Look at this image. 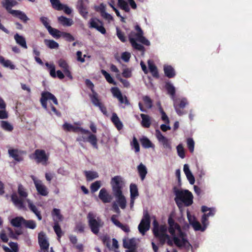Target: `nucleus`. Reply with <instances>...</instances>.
<instances>
[{"label": "nucleus", "instance_id": "obj_64", "mask_svg": "<svg viewBox=\"0 0 252 252\" xmlns=\"http://www.w3.org/2000/svg\"><path fill=\"white\" fill-rule=\"evenodd\" d=\"M186 177H187L189 183H190V184L193 185L194 184L195 179H194V177L193 175H192V173L186 175Z\"/></svg>", "mask_w": 252, "mask_h": 252}, {"label": "nucleus", "instance_id": "obj_10", "mask_svg": "<svg viewBox=\"0 0 252 252\" xmlns=\"http://www.w3.org/2000/svg\"><path fill=\"white\" fill-rule=\"evenodd\" d=\"M48 100H52L55 104H58V100L54 94L49 92H43L41 94L40 101L42 107L46 110H48L47 103Z\"/></svg>", "mask_w": 252, "mask_h": 252}, {"label": "nucleus", "instance_id": "obj_62", "mask_svg": "<svg viewBox=\"0 0 252 252\" xmlns=\"http://www.w3.org/2000/svg\"><path fill=\"white\" fill-rule=\"evenodd\" d=\"M84 225L80 222L76 224L75 230L78 231L80 233H83L84 232Z\"/></svg>", "mask_w": 252, "mask_h": 252}, {"label": "nucleus", "instance_id": "obj_15", "mask_svg": "<svg viewBox=\"0 0 252 252\" xmlns=\"http://www.w3.org/2000/svg\"><path fill=\"white\" fill-rule=\"evenodd\" d=\"M58 64L62 68L65 75L72 80L73 77L70 71V67L67 61L63 59H60L57 62Z\"/></svg>", "mask_w": 252, "mask_h": 252}, {"label": "nucleus", "instance_id": "obj_48", "mask_svg": "<svg viewBox=\"0 0 252 252\" xmlns=\"http://www.w3.org/2000/svg\"><path fill=\"white\" fill-rule=\"evenodd\" d=\"M61 37H63L68 42H71L75 40L74 37L70 33L64 32H62Z\"/></svg>", "mask_w": 252, "mask_h": 252}, {"label": "nucleus", "instance_id": "obj_60", "mask_svg": "<svg viewBox=\"0 0 252 252\" xmlns=\"http://www.w3.org/2000/svg\"><path fill=\"white\" fill-rule=\"evenodd\" d=\"M122 75L125 78H130L132 76L131 71L128 68H125L122 72Z\"/></svg>", "mask_w": 252, "mask_h": 252}, {"label": "nucleus", "instance_id": "obj_32", "mask_svg": "<svg viewBox=\"0 0 252 252\" xmlns=\"http://www.w3.org/2000/svg\"><path fill=\"white\" fill-rule=\"evenodd\" d=\"M24 220L22 217H17L11 220V223L13 226L19 227L24 224Z\"/></svg>", "mask_w": 252, "mask_h": 252}, {"label": "nucleus", "instance_id": "obj_16", "mask_svg": "<svg viewBox=\"0 0 252 252\" xmlns=\"http://www.w3.org/2000/svg\"><path fill=\"white\" fill-rule=\"evenodd\" d=\"M156 135L158 141L162 143L164 148L171 150L172 147L169 140L164 136L158 129L156 130Z\"/></svg>", "mask_w": 252, "mask_h": 252}, {"label": "nucleus", "instance_id": "obj_17", "mask_svg": "<svg viewBox=\"0 0 252 252\" xmlns=\"http://www.w3.org/2000/svg\"><path fill=\"white\" fill-rule=\"evenodd\" d=\"M38 243L41 250H48L49 244L43 232H40L38 235Z\"/></svg>", "mask_w": 252, "mask_h": 252}, {"label": "nucleus", "instance_id": "obj_11", "mask_svg": "<svg viewBox=\"0 0 252 252\" xmlns=\"http://www.w3.org/2000/svg\"><path fill=\"white\" fill-rule=\"evenodd\" d=\"M188 104V101L186 98H183L180 100H176L174 102V107L177 114L182 116L186 114V111L183 109Z\"/></svg>", "mask_w": 252, "mask_h": 252}, {"label": "nucleus", "instance_id": "obj_4", "mask_svg": "<svg viewBox=\"0 0 252 252\" xmlns=\"http://www.w3.org/2000/svg\"><path fill=\"white\" fill-rule=\"evenodd\" d=\"M22 0H2L1 1L2 6L7 10V11L14 17H17L22 20L24 23H27L30 19L26 14L18 10H13L11 8L17 5L19 1Z\"/></svg>", "mask_w": 252, "mask_h": 252}, {"label": "nucleus", "instance_id": "obj_8", "mask_svg": "<svg viewBox=\"0 0 252 252\" xmlns=\"http://www.w3.org/2000/svg\"><path fill=\"white\" fill-rule=\"evenodd\" d=\"M31 158L34 159L37 163H41L43 165H46L49 157L46 155L44 150L36 149L34 153L30 156Z\"/></svg>", "mask_w": 252, "mask_h": 252}, {"label": "nucleus", "instance_id": "obj_63", "mask_svg": "<svg viewBox=\"0 0 252 252\" xmlns=\"http://www.w3.org/2000/svg\"><path fill=\"white\" fill-rule=\"evenodd\" d=\"M118 216L116 215H113L111 218L112 222L117 226L119 227L122 223H121L117 219Z\"/></svg>", "mask_w": 252, "mask_h": 252}, {"label": "nucleus", "instance_id": "obj_12", "mask_svg": "<svg viewBox=\"0 0 252 252\" xmlns=\"http://www.w3.org/2000/svg\"><path fill=\"white\" fill-rule=\"evenodd\" d=\"M111 92L113 96L118 99L120 104H124L126 106H128L130 104L126 96H123L118 88L113 87L111 89Z\"/></svg>", "mask_w": 252, "mask_h": 252}, {"label": "nucleus", "instance_id": "obj_52", "mask_svg": "<svg viewBox=\"0 0 252 252\" xmlns=\"http://www.w3.org/2000/svg\"><path fill=\"white\" fill-rule=\"evenodd\" d=\"M101 187V183L100 181H96L92 183L90 188L92 192H96Z\"/></svg>", "mask_w": 252, "mask_h": 252}, {"label": "nucleus", "instance_id": "obj_59", "mask_svg": "<svg viewBox=\"0 0 252 252\" xmlns=\"http://www.w3.org/2000/svg\"><path fill=\"white\" fill-rule=\"evenodd\" d=\"M78 10L80 13L83 16H85L88 14L87 9L84 6L82 2H81L80 5L78 6Z\"/></svg>", "mask_w": 252, "mask_h": 252}, {"label": "nucleus", "instance_id": "obj_49", "mask_svg": "<svg viewBox=\"0 0 252 252\" xmlns=\"http://www.w3.org/2000/svg\"><path fill=\"white\" fill-rule=\"evenodd\" d=\"M187 147L191 153L194 151V141L191 138H188L187 139Z\"/></svg>", "mask_w": 252, "mask_h": 252}, {"label": "nucleus", "instance_id": "obj_13", "mask_svg": "<svg viewBox=\"0 0 252 252\" xmlns=\"http://www.w3.org/2000/svg\"><path fill=\"white\" fill-rule=\"evenodd\" d=\"M63 129L66 131H72L74 133H78L79 132L82 133L88 134L90 133V131L87 129H84L83 128L80 126H75L72 125L65 123L63 125Z\"/></svg>", "mask_w": 252, "mask_h": 252}, {"label": "nucleus", "instance_id": "obj_26", "mask_svg": "<svg viewBox=\"0 0 252 252\" xmlns=\"http://www.w3.org/2000/svg\"><path fill=\"white\" fill-rule=\"evenodd\" d=\"M92 94H90L89 96L93 104L95 106H99L102 103L98 98V94L94 89H92Z\"/></svg>", "mask_w": 252, "mask_h": 252}, {"label": "nucleus", "instance_id": "obj_9", "mask_svg": "<svg viewBox=\"0 0 252 252\" xmlns=\"http://www.w3.org/2000/svg\"><path fill=\"white\" fill-rule=\"evenodd\" d=\"M150 217L147 211H144V215L140 223L138 225V230L143 235H144L150 228Z\"/></svg>", "mask_w": 252, "mask_h": 252}, {"label": "nucleus", "instance_id": "obj_54", "mask_svg": "<svg viewBox=\"0 0 252 252\" xmlns=\"http://www.w3.org/2000/svg\"><path fill=\"white\" fill-rule=\"evenodd\" d=\"M136 40L146 46L150 45V41L143 35L136 37Z\"/></svg>", "mask_w": 252, "mask_h": 252}, {"label": "nucleus", "instance_id": "obj_30", "mask_svg": "<svg viewBox=\"0 0 252 252\" xmlns=\"http://www.w3.org/2000/svg\"><path fill=\"white\" fill-rule=\"evenodd\" d=\"M123 247L126 249H131L136 247V243L135 239L132 238L128 240H123Z\"/></svg>", "mask_w": 252, "mask_h": 252}, {"label": "nucleus", "instance_id": "obj_50", "mask_svg": "<svg viewBox=\"0 0 252 252\" xmlns=\"http://www.w3.org/2000/svg\"><path fill=\"white\" fill-rule=\"evenodd\" d=\"M118 5L121 9L124 10L126 12H129V8L125 0H118Z\"/></svg>", "mask_w": 252, "mask_h": 252}, {"label": "nucleus", "instance_id": "obj_51", "mask_svg": "<svg viewBox=\"0 0 252 252\" xmlns=\"http://www.w3.org/2000/svg\"><path fill=\"white\" fill-rule=\"evenodd\" d=\"M143 100L147 108L150 109L152 107L153 101L149 96L147 95L143 96Z\"/></svg>", "mask_w": 252, "mask_h": 252}, {"label": "nucleus", "instance_id": "obj_45", "mask_svg": "<svg viewBox=\"0 0 252 252\" xmlns=\"http://www.w3.org/2000/svg\"><path fill=\"white\" fill-rule=\"evenodd\" d=\"M53 7L57 10H62L63 4H62L59 0H50Z\"/></svg>", "mask_w": 252, "mask_h": 252}, {"label": "nucleus", "instance_id": "obj_41", "mask_svg": "<svg viewBox=\"0 0 252 252\" xmlns=\"http://www.w3.org/2000/svg\"><path fill=\"white\" fill-rule=\"evenodd\" d=\"M1 127L4 130L11 131L13 129V126L7 121H0Z\"/></svg>", "mask_w": 252, "mask_h": 252}, {"label": "nucleus", "instance_id": "obj_47", "mask_svg": "<svg viewBox=\"0 0 252 252\" xmlns=\"http://www.w3.org/2000/svg\"><path fill=\"white\" fill-rule=\"evenodd\" d=\"M52 215L53 216H56L59 221L63 220V215L61 214L60 209L54 208L52 212Z\"/></svg>", "mask_w": 252, "mask_h": 252}, {"label": "nucleus", "instance_id": "obj_2", "mask_svg": "<svg viewBox=\"0 0 252 252\" xmlns=\"http://www.w3.org/2000/svg\"><path fill=\"white\" fill-rule=\"evenodd\" d=\"M112 191L116 201L120 207L124 209L126 207V199L123 194L122 189L124 184L122 178L120 176H116L112 178L111 181Z\"/></svg>", "mask_w": 252, "mask_h": 252}, {"label": "nucleus", "instance_id": "obj_22", "mask_svg": "<svg viewBox=\"0 0 252 252\" xmlns=\"http://www.w3.org/2000/svg\"><path fill=\"white\" fill-rule=\"evenodd\" d=\"M14 38L16 41V43L20 45L21 47L24 49H27L28 46L27 45L26 40L25 38L19 35L18 33H16L14 35Z\"/></svg>", "mask_w": 252, "mask_h": 252}, {"label": "nucleus", "instance_id": "obj_18", "mask_svg": "<svg viewBox=\"0 0 252 252\" xmlns=\"http://www.w3.org/2000/svg\"><path fill=\"white\" fill-rule=\"evenodd\" d=\"M90 28H94L102 34L106 33V30L102 25V23L98 19H91L90 21Z\"/></svg>", "mask_w": 252, "mask_h": 252}, {"label": "nucleus", "instance_id": "obj_24", "mask_svg": "<svg viewBox=\"0 0 252 252\" xmlns=\"http://www.w3.org/2000/svg\"><path fill=\"white\" fill-rule=\"evenodd\" d=\"M111 121L114 124L118 130H121L123 127L122 122L120 121L117 114L113 113L111 117Z\"/></svg>", "mask_w": 252, "mask_h": 252}, {"label": "nucleus", "instance_id": "obj_53", "mask_svg": "<svg viewBox=\"0 0 252 252\" xmlns=\"http://www.w3.org/2000/svg\"><path fill=\"white\" fill-rule=\"evenodd\" d=\"M177 151L178 156L182 158L185 157V150L182 144H180L177 146Z\"/></svg>", "mask_w": 252, "mask_h": 252}, {"label": "nucleus", "instance_id": "obj_43", "mask_svg": "<svg viewBox=\"0 0 252 252\" xmlns=\"http://www.w3.org/2000/svg\"><path fill=\"white\" fill-rule=\"evenodd\" d=\"M130 197H136L139 195L137 186L134 184L130 185Z\"/></svg>", "mask_w": 252, "mask_h": 252}, {"label": "nucleus", "instance_id": "obj_46", "mask_svg": "<svg viewBox=\"0 0 252 252\" xmlns=\"http://www.w3.org/2000/svg\"><path fill=\"white\" fill-rule=\"evenodd\" d=\"M23 225L26 228L33 229L36 227V223L33 220H26L25 219Z\"/></svg>", "mask_w": 252, "mask_h": 252}, {"label": "nucleus", "instance_id": "obj_7", "mask_svg": "<svg viewBox=\"0 0 252 252\" xmlns=\"http://www.w3.org/2000/svg\"><path fill=\"white\" fill-rule=\"evenodd\" d=\"M88 225L91 231L94 234L97 235L100 228L104 225L103 221L99 218H96V216L93 213L90 212L87 215Z\"/></svg>", "mask_w": 252, "mask_h": 252}, {"label": "nucleus", "instance_id": "obj_3", "mask_svg": "<svg viewBox=\"0 0 252 252\" xmlns=\"http://www.w3.org/2000/svg\"><path fill=\"white\" fill-rule=\"evenodd\" d=\"M153 233L154 236L159 241L160 245L163 246L166 242L169 246H172L173 241L171 240L169 235L167 234V227L165 225H159L158 222L156 220L153 222Z\"/></svg>", "mask_w": 252, "mask_h": 252}, {"label": "nucleus", "instance_id": "obj_57", "mask_svg": "<svg viewBox=\"0 0 252 252\" xmlns=\"http://www.w3.org/2000/svg\"><path fill=\"white\" fill-rule=\"evenodd\" d=\"M131 145L134 148L135 152L136 153L139 152L140 151L139 144L138 141L135 137H133V138Z\"/></svg>", "mask_w": 252, "mask_h": 252}, {"label": "nucleus", "instance_id": "obj_20", "mask_svg": "<svg viewBox=\"0 0 252 252\" xmlns=\"http://www.w3.org/2000/svg\"><path fill=\"white\" fill-rule=\"evenodd\" d=\"M188 220H189V223L193 227L194 230L201 231H205V227L201 225L200 223L198 221L196 220L195 218L193 217L192 218L191 217V216H189L188 213Z\"/></svg>", "mask_w": 252, "mask_h": 252}, {"label": "nucleus", "instance_id": "obj_42", "mask_svg": "<svg viewBox=\"0 0 252 252\" xmlns=\"http://www.w3.org/2000/svg\"><path fill=\"white\" fill-rule=\"evenodd\" d=\"M101 72L102 74V75L104 76L105 79L106 81L110 84H112L113 85H116V83L114 80L113 78L111 76L110 74L108 73L105 70L102 69L101 70Z\"/></svg>", "mask_w": 252, "mask_h": 252}, {"label": "nucleus", "instance_id": "obj_6", "mask_svg": "<svg viewBox=\"0 0 252 252\" xmlns=\"http://www.w3.org/2000/svg\"><path fill=\"white\" fill-rule=\"evenodd\" d=\"M17 191L19 197L16 192H13L11 195V200L15 206L20 209H23L25 207L24 201L28 193L26 189L21 184L18 185Z\"/></svg>", "mask_w": 252, "mask_h": 252}, {"label": "nucleus", "instance_id": "obj_19", "mask_svg": "<svg viewBox=\"0 0 252 252\" xmlns=\"http://www.w3.org/2000/svg\"><path fill=\"white\" fill-rule=\"evenodd\" d=\"M34 184L36 189L39 194L42 196H46L48 194V191L46 187L42 183L40 180H33Z\"/></svg>", "mask_w": 252, "mask_h": 252}, {"label": "nucleus", "instance_id": "obj_23", "mask_svg": "<svg viewBox=\"0 0 252 252\" xmlns=\"http://www.w3.org/2000/svg\"><path fill=\"white\" fill-rule=\"evenodd\" d=\"M163 70L165 75L169 78H173L176 75L174 69L171 65H164Z\"/></svg>", "mask_w": 252, "mask_h": 252}, {"label": "nucleus", "instance_id": "obj_27", "mask_svg": "<svg viewBox=\"0 0 252 252\" xmlns=\"http://www.w3.org/2000/svg\"><path fill=\"white\" fill-rule=\"evenodd\" d=\"M148 63L150 71L151 73L152 76L155 78H158L159 77V73L156 65L150 61H149Z\"/></svg>", "mask_w": 252, "mask_h": 252}, {"label": "nucleus", "instance_id": "obj_36", "mask_svg": "<svg viewBox=\"0 0 252 252\" xmlns=\"http://www.w3.org/2000/svg\"><path fill=\"white\" fill-rule=\"evenodd\" d=\"M84 174L88 181H91L98 177V173L95 171H85Z\"/></svg>", "mask_w": 252, "mask_h": 252}, {"label": "nucleus", "instance_id": "obj_29", "mask_svg": "<svg viewBox=\"0 0 252 252\" xmlns=\"http://www.w3.org/2000/svg\"><path fill=\"white\" fill-rule=\"evenodd\" d=\"M89 134V136L87 138V142H89L93 147L96 149H98V145H97V139L95 135L91 133H88Z\"/></svg>", "mask_w": 252, "mask_h": 252}, {"label": "nucleus", "instance_id": "obj_40", "mask_svg": "<svg viewBox=\"0 0 252 252\" xmlns=\"http://www.w3.org/2000/svg\"><path fill=\"white\" fill-rule=\"evenodd\" d=\"M165 88L167 91L168 94L172 97H174L175 96L176 92L175 88L171 83L169 82H166Z\"/></svg>", "mask_w": 252, "mask_h": 252}, {"label": "nucleus", "instance_id": "obj_39", "mask_svg": "<svg viewBox=\"0 0 252 252\" xmlns=\"http://www.w3.org/2000/svg\"><path fill=\"white\" fill-rule=\"evenodd\" d=\"M47 30L49 33L54 38H59L60 37H61V34L63 32H61L59 30L51 27H49Z\"/></svg>", "mask_w": 252, "mask_h": 252}, {"label": "nucleus", "instance_id": "obj_38", "mask_svg": "<svg viewBox=\"0 0 252 252\" xmlns=\"http://www.w3.org/2000/svg\"><path fill=\"white\" fill-rule=\"evenodd\" d=\"M0 63L5 67H9L11 69H14L15 66L12 63L11 61L5 60L3 57L0 56Z\"/></svg>", "mask_w": 252, "mask_h": 252}, {"label": "nucleus", "instance_id": "obj_61", "mask_svg": "<svg viewBox=\"0 0 252 252\" xmlns=\"http://www.w3.org/2000/svg\"><path fill=\"white\" fill-rule=\"evenodd\" d=\"M40 21L47 30L48 29L49 27H51L49 25V23L48 22V19L47 17L43 16L41 17L40 18Z\"/></svg>", "mask_w": 252, "mask_h": 252}, {"label": "nucleus", "instance_id": "obj_25", "mask_svg": "<svg viewBox=\"0 0 252 252\" xmlns=\"http://www.w3.org/2000/svg\"><path fill=\"white\" fill-rule=\"evenodd\" d=\"M140 116L142 118L141 125L145 128L150 127L151 125V120L150 117L146 114H141Z\"/></svg>", "mask_w": 252, "mask_h": 252}, {"label": "nucleus", "instance_id": "obj_55", "mask_svg": "<svg viewBox=\"0 0 252 252\" xmlns=\"http://www.w3.org/2000/svg\"><path fill=\"white\" fill-rule=\"evenodd\" d=\"M117 35L118 38L123 42L126 41V37L124 32H123L119 28H117Z\"/></svg>", "mask_w": 252, "mask_h": 252}, {"label": "nucleus", "instance_id": "obj_33", "mask_svg": "<svg viewBox=\"0 0 252 252\" xmlns=\"http://www.w3.org/2000/svg\"><path fill=\"white\" fill-rule=\"evenodd\" d=\"M129 40L133 48L143 52L145 51L144 47L142 45L137 43L135 39L129 37Z\"/></svg>", "mask_w": 252, "mask_h": 252}, {"label": "nucleus", "instance_id": "obj_56", "mask_svg": "<svg viewBox=\"0 0 252 252\" xmlns=\"http://www.w3.org/2000/svg\"><path fill=\"white\" fill-rule=\"evenodd\" d=\"M159 111L161 114L162 120L163 121H164L165 124H169V118L161 106H160V107H159Z\"/></svg>", "mask_w": 252, "mask_h": 252}, {"label": "nucleus", "instance_id": "obj_21", "mask_svg": "<svg viewBox=\"0 0 252 252\" xmlns=\"http://www.w3.org/2000/svg\"><path fill=\"white\" fill-rule=\"evenodd\" d=\"M98 197L104 203H109L112 199L111 195L107 192L105 188H102L100 189Z\"/></svg>", "mask_w": 252, "mask_h": 252}, {"label": "nucleus", "instance_id": "obj_5", "mask_svg": "<svg viewBox=\"0 0 252 252\" xmlns=\"http://www.w3.org/2000/svg\"><path fill=\"white\" fill-rule=\"evenodd\" d=\"M175 195V201L179 209L182 207L183 203L186 206H189L193 203V195L189 190H177Z\"/></svg>", "mask_w": 252, "mask_h": 252}, {"label": "nucleus", "instance_id": "obj_31", "mask_svg": "<svg viewBox=\"0 0 252 252\" xmlns=\"http://www.w3.org/2000/svg\"><path fill=\"white\" fill-rule=\"evenodd\" d=\"M140 142L142 147L144 148L148 149L154 147V144L151 142V141L145 136H143L140 138Z\"/></svg>", "mask_w": 252, "mask_h": 252}, {"label": "nucleus", "instance_id": "obj_34", "mask_svg": "<svg viewBox=\"0 0 252 252\" xmlns=\"http://www.w3.org/2000/svg\"><path fill=\"white\" fill-rule=\"evenodd\" d=\"M138 173L142 180H143L147 173L146 166L142 163H140L137 167Z\"/></svg>", "mask_w": 252, "mask_h": 252}, {"label": "nucleus", "instance_id": "obj_14", "mask_svg": "<svg viewBox=\"0 0 252 252\" xmlns=\"http://www.w3.org/2000/svg\"><path fill=\"white\" fill-rule=\"evenodd\" d=\"M8 153L9 157L12 158L15 161L20 162L23 160V155L25 154V151L19 150L17 149H9Z\"/></svg>", "mask_w": 252, "mask_h": 252}, {"label": "nucleus", "instance_id": "obj_44", "mask_svg": "<svg viewBox=\"0 0 252 252\" xmlns=\"http://www.w3.org/2000/svg\"><path fill=\"white\" fill-rule=\"evenodd\" d=\"M44 43L50 49H57L59 46V44L54 40L45 39Z\"/></svg>", "mask_w": 252, "mask_h": 252}, {"label": "nucleus", "instance_id": "obj_58", "mask_svg": "<svg viewBox=\"0 0 252 252\" xmlns=\"http://www.w3.org/2000/svg\"><path fill=\"white\" fill-rule=\"evenodd\" d=\"M104 245H105L108 248H110V238L107 235H104L101 237Z\"/></svg>", "mask_w": 252, "mask_h": 252}, {"label": "nucleus", "instance_id": "obj_37", "mask_svg": "<svg viewBox=\"0 0 252 252\" xmlns=\"http://www.w3.org/2000/svg\"><path fill=\"white\" fill-rule=\"evenodd\" d=\"M59 22L63 26H70L73 24L72 19L61 16L58 17Z\"/></svg>", "mask_w": 252, "mask_h": 252}, {"label": "nucleus", "instance_id": "obj_1", "mask_svg": "<svg viewBox=\"0 0 252 252\" xmlns=\"http://www.w3.org/2000/svg\"><path fill=\"white\" fill-rule=\"evenodd\" d=\"M168 231L173 236V240L175 245L179 248L189 249L191 245L187 238L186 234L182 231L180 225L175 222L171 217L168 219Z\"/></svg>", "mask_w": 252, "mask_h": 252}, {"label": "nucleus", "instance_id": "obj_35", "mask_svg": "<svg viewBox=\"0 0 252 252\" xmlns=\"http://www.w3.org/2000/svg\"><path fill=\"white\" fill-rule=\"evenodd\" d=\"M54 224L53 226L54 230L59 238H60L63 235L61 227L59 224V221L54 219Z\"/></svg>", "mask_w": 252, "mask_h": 252}, {"label": "nucleus", "instance_id": "obj_28", "mask_svg": "<svg viewBox=\"0 0 252 252\" xmlns=\"http://www.w3.org/2000/svg\"><path fill=\"white\" fill-rule=\"evenodd\" d=\"M28 206L30 209L36 216L38 220H42V216L40 212L37 209V207L32 204V203L29 200H27Z\"/></svg>", "mask_w": 252, "mask_h": 252}]
</instances>
